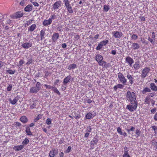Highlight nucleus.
<instances>
[{
    "label": "nucleus",
    "instance_id": "1",
    "mask_svg": "<svg viewBox=\"0 0 157 157\" xmlns=\"http://www.w3.org/2000/svg\"><path fill=\"white\" fill-rule=\"evenodd\" d=\"M127 100L130 102V104L127 105V109L130 112H133L136 110L138 106V102L136 99V95L133 92H132L128 90L126 94Z\"/></svg>",
    "mask_w": 157,
    "mask_h": 157
},
{
    "label": "nucleus",
    "instance_id": "2",
    "mask_svg": "<svg viewBox=\"0 0 157 157\" xmlns=\"http://www.w3.org/2000/svg\"><path fill=\"white\" fill-rule=\"evenodd\" d=\"M117 74L119 79L118 81L119 82L122 84L123 85H126L127 79L122 73L119 72Z\"/></svg>",
    "mask_w": 157,
    "mask_h": 157
},
{
    "label": "nucleus",
    "instance_id": "3",
    "mask_svg": "<svg viewBox=\"0 0 157 157\" xmlns=\"http://www.w3.org/2000/svg\"><path fill=\"white\" fill-rule=\"evenodd\" d=\"M65 6L68 12L71 13L73 12V10L71 6L70 5V3L68 0H63Z\"/></svg>",
    "mask_w": 157,
    "mask_h": 157
},
{
    "label": "nucleus",
    "instance_id": "4",
    "mask_svg": "<svg viewBox=\"0 0 157 157\" xmlns=\"http://www.w3.org/2000/svg\"><path fill=\"white\" fill-rule=\"evenodd\" d=\"M150 71L149 68L146 67L143 69L141 71V77L143 78H145L147 75Z\"/></svg>",
    "mask_w": 157,
    "mask_h": 157
},
{
    "label": "nucleus",
    "instance_id": "5",
    "mask_svg": "<svg viewBox=\"0 0 157 157\" xmlns=\"http://www.w3.org/2000/svg\"><path fill=\"white\" fill-rule=\"evenodd\" d=\"M62 1L59 0L56 1L53 5V8L54 10L58 9L62 6Z\"/></svg>",
    "mask_w": 157,
    "mask_h": 157
},
{
    "label": "nucleus",
    "instance_id": "6",
    "mask_svg": "<svg viewBox=\"0 0 157 157\" xmlns=\"http://www.w3.org/2000/svg\"><path fill=\"white\" fill-rule=\"evenodd\" d=\"M113 36L115 38H120L123 35V34L121 31H114L113 32Z\"/></svg>",
    "mask_w": 157,
    "mask_h": 157
},
{
    "label": "nucleus",
    "instance_id": "7",
    "mask_svg": "<svg viewBox=\"0 0 157 157\" xmlns=\"http://www.w3.org/2000/svg\"><path fill=\"white\" fill-rule=\"evenodd\" d=\"M126 62L128 63L130 67L132 66V64L134 62L133 59L129 56H127L125 59Z\"/></svg>",
    "mask_w": 157,
    "mask_h": 157
},
{
    "label": "nucleus",
    "instance_id": "8",
    "mask_svg": "<svg viewBox=\"0 0 157 157\" xmlns=\"http://www.w3.org/2000/svg\"><path fill=\"white\" fill-rule=\"evenodd\" d=\"M127 78L129 81V82L130 84L131 85L134 83V79L133 77V75H131L128 72L126 76Z\"/></svg>",
    "mask_w": 157,
    "mask_h": 157
},
{
    "label": "nucleus",
    "instance_id": "9",
    "mask_svg": "<svg viewBox=\"0 0 157 157\" xmlns=\"http://www.w3.org/2000/svg\"><path fill=\"white\" fill-rule=\"evenodd\" d=\"M155 33L154 32H152L151 38L150 37H149L148 40L152 44H154L155 43Z\"/></svg>",
    "mask_w": 157,
    "mask_h": 157
},
{
    "label": "nucleus",
    "instance_id": "10",
    "mask_svg": "<svg viewBox=\"0 0 157 157\" xmlns=\"http://www.w3.org/2000/svg\"><path fill=\"white\" fill-rule=\"evenodd\" d=\"M98 140L97 138L94 137L90 142V147L93 148L94 145H96L98 142Z\"/></svg>",
    "mask_w": 157,
    "mask_h": 157
},
{
    "label": "nucleus",
    "instance_id": "11",
    "mask_svg": "<svg viewBox=\"0 0 157 157\" xmlns=\"http://www.w3.org/2000/svg\"><path fill=\"white\" fill-rule=\"evenodd\" d=\"M32 44L31 42H25L23 43L22 45V47L25 49H28L32 47Z\"/></svg>",
    "mask_w": 157,
    "mask_h": 157
},
{
    "label": "nucleus",
    "instance_id": "12",
    "mask_svg": "<svg viewBox=\"0 0 157 157\" xmlns=\"http://www.w3.org/2000/svg\"><path fill=\"white\" fill-rule=\"evenodd\" d=\"M59 35L58 33H54L52 36V40L54 42H56L59 38Z\"/></svg>",
    "mask_w": 157,
    "mask_h": 157
},
{
    "label": "nucleus",
    "instance_id": "13",
    "mask_svg": "<svg viewBox=\"0 0 157 157\" xmlns=\"http://www.w3.org/2000/svg\"><path fill=\"white\" fill-rule=\"evenodd\" d=\"M58 152L57 150H55V149L53 148L49 153V156L50 157H54L56 155L58 154Z\"/></svg>",
    "mask_w": 157,
    "mask_h": 157
},
{
    "label": "nucleus",
    "instance_id": "14",
    "mask_svg": "<svg viewBox=\"0 0 157 157\" xmlns=\"http://www.w3.org/2000/svg\"><path fill=\"white\" fill-rule=\"evenodd\" d=\"M33 8V6L32 5L29 4L24 8V10L25 12H29L32 10Z\"/></svg>",
    "mask_w": 157,
    "mask_h": 157
},
{
    "label": "nucleus",
    "instance_id": "15",
    "mask_svg": "<svg viewBox=\"0 0 157 157\" xmlns=\"http://www.w3.org/2000/svg\"><path fill=\"white\" fill-rule=\"evenodd\" d=\"M24 147V146L23 145H18L17 146H14L13 147V149L15 151H20L22 150Z\"/></svg>",
    "mask_w": 157,
    "mask_h": 157
},
{
    "label": "nucleus",
    "instance_id": "16",
    "mask_svg": "<svg viewBox=\"0 0 157 157\" xmlns=\"http://www.w3.org/2000/svg\"><path fill=\"white\" fill-rule=\"evenodd\" d=\"M52 22V21L49 19L48 20L45 19L43 21L42 24L44 26H47L50 25Z\"/></svg>",
    "mask_w": 157,
    "mask_h": 157
},
{
    "label": "nucleus",
    "instance_id": "17",
    "mask_svg": "<svg viewBox=\"0 0 157 157\" xmlns=\"http://www.w3.org/2000/svg\"><path fill=\"white\" fill-rule=\"evenodd\" d=\"M71 78V76L70 75L67 76L63 79V83L64 84H66L70 82Z\"/></svg>",
    "mask_w": 157,
    "mask_h": 157
},
{
    "label": "nucleus",
    "instance_id": "18",
    "mask_svg": "<svg viewBox=\"0 0 157 157\" xmlns=\"http://www.w3.org/2000/svg\"><path fill=\"white\" fill-rule=\"evenodd\" d=\"M132 49L134 50L138 49L140 48V45L137 43H132L131 47Z\"/></svg>",
    "mask_w": 157,
    "mask_h": 157
},
{
    "label": "nucleus",
    "instance_id": "19",
    "mask_svg": "<svg viewBox=\"0 0 157 157\" xmlns=\"http://www.w3.org/2000/svg\"><path fill=\"white\" fill-rule=\"evenodd\" d=\"M94 116L92 113L90 112L88 113L85 116V119H90L93 118Z\"/></svg>",
    "mask_w": 157,
    "mask_h": 157
},
{
    "label": "nucleus",
    "instance_id": "20",
    "mask_svg": "<svg viewBox=\"0 0 157 157\" xmlns=\"http://www.w3.org/2000/svg\"><path fill=\"white\" fill-rule=\"evenodd\" d=\"M103 59V56L100 54H97L95 56V60L98 62H100Z\"/></svg>",
    "mask_w": 157,
    "mask_h": 157
},
{
    "label": "nucleus",
    "instance_id": "21",
    "mask_svg": "<svg viewBox=\"0 0 157 157\" xmlns=\"http://www.w3.org/2000/svg\"><path fill=\"white\" fill-rule=\"evenodd\" d=\"M24 15V13L22 12H21V11H18L16 12L15 15V18H19L23 16Z\"/></svg>",
    "mask_w": 157,
    "mask_h": 157
},
{
    "label": "nucleus",
    "instance_id": "22",
    "mask_svg": "<svg viewBox=\"0 0 157 157\" xmlns=\"http://www.w3.org/2000/svg\"><path fill=\"white\" fill-rule=\"evenodd\" d=\"M98 64L99 66H101L103 67L106 68L108 67V65L107 64V62L106 61H103V60L101 61L100 62H98Z\"/></svg>",
    "mask_w": 157,
    "mask_h": 157
},
{
    "label": "nucleus",
    "instance_id": "23",
    "mask_svg": "<svg viewBox=\"0 0 157 157\" xmlns=\"http://www.w3.org/2000/svg\"><path fill=\"white\" fill-rule=\"evenodd\" d=\"M124 85L122 84H118L113 87V89L114 91H116L118 88L122 89L124 87Z\"/></svg>",
    "mask_w": 157,
    "mask_h": 157
},
{
    "label": "nucleus",
    "instance_id": "24",
    "mask_svg": "<svg viewBox=\"0 0 157 157\" xmlns=\"http://www.w3.org/2000/svg\"><path fill=\"white\" fill-rule=\"evenodd\" d=\"M20 120L23 123H25L27 122L28 119L26 117L23 116L21 117Z\"/></svg>",
    "mask_w": 157,
    "mask_h": 157
},
{
    "label": "nucleus",
    "instance_id": "25",
    "mask_svg": "<svg viewBox=\"0 0 157 157\" xmlns=\"http://www.w3.org/2000/svg\"><path fill=\"white\" fill-rule=\"evenodd\" d=\"M36 28V25L35 24H33L30 25L28 29V31L29 32H33Z\"/></svg>",
    "mask_w": 157,
    "mask_h": 157
},
{
    "label": "nucleus",
    "instance_id": "26",
    "mask_svg": "<svg viewBox=\"0 0 157 157\" xmlns=\"http://www.w3.org/2000/svg\"><path fill=\"white\" fill-rule=\"evenodd\" d=\"M151 99L148 96H147L144 99V103L146 104L149 105Z\"/></svg>",
    "mask_w": 157,
    "mask_h": 157
},
{
    "label": "nucleus",
    "instance_id": "27",
    "mask_svg": "<svg viewBox=\"0 0 157 157\" xmlns=\"http://www.w3.org/2000/svg\"><path fill=\"white\" fill-rule=\"evenodd\" d=\"M150 88L153 91H157V86L155 85V84L153 83H151L150 84Z\"/></svg>",
    "mask_w": 157,
    "mask_h": 157
},
{
    "label": "nucleus",
    "instance_id": "28",
    "mask_svg": "<svg viewBox=\"0 0 157 157\" xmlns=\"http://www.w3.org/2000/svg\"><path fill=\"white\" fill-rule=\"evenodd\" d=\"M39 90L35 87L31 88L29 90V92L31 93H36Z\"/></svg>",
    "mask_w": 157,
    "mask_h": 157
},
{
    "label": "nucleus",
    "instance_id": "29",
    "mask_svg": "<svg viewBox=\"0 0 157 157\" xmlns=\"http://www.w3.org/2000/svg\"><path fill=\"white\" fill-rule=\"evenodd\" d=\"M25 132L27 133V135L28 136H32L33 134L30 131V129L29 127H27L26 128L25 130Z\"/></svg>",
    "mask_w": 157,
    "mask_h": 157
},
{
    "label": "nucleus",
    "instance_id": "30",
    "mask_svg": "<svg viewBox=\"0 0 157 157\" xmlns=\"http://www.w3.org/2000/svg\"><path fill=\"white\" fill-rule=\"evenodd\" d=\"M45 31L43 29L41 30L40 31V36L41 40H42L45 38L44 37L45 35Z\"/></svg>",
    "mask_w": 157,
    "mask_h": 157
},
{
    "label": "nucleus",
    "instance_id": "31",
    "mask_svg": "<svg viewBox=\"0 0 157 157\" xmlns=\"http://www.w3.org/2000/svg\"><path fill=\"white\" fill-rule=\"evenodd\" d=\"M33 21V19H31L28 20L24 24L25 26H27L32 23V21Z\"/></svg>",
    "mask_w": 157,
    "mask_h": 157
},
{
    "label": "nucleus",
    "instance_id": "32",
    "mask_svg": "<svg viewBox=\"0 0 157 157\" xmlns=\"http://www.w3.org/2000/svg\"><path fill=\"white\" fill-rule=\"evenodd\" d=\"M18 98L17 97H15L13 100H12L11 99H10V101L11 104L13 105L15 104L17 101H18Z\"/></svg>",
    "mask_w": 157,
    "mask_h": 157
},
{
    "label": "nucleus",
    "instance_id": "33",
    "mask_svg": "<svg viewBox=\"0 0 157 157\" xmlns=\"http://www.w3.org/2000/svg\"><path fill=\"white\" fill-rule=\"evenodd\" d=\"M151 91V89L147 87H145L142 91V93L144 94L146 92H150Z\"/></svg>",
    "mask_w": 157,
    "mask_h": 157
},
{
    "label": "nucleus",
    "instance_id": "34",
    "mask_svg": "<svg viewBox=\"0 0 157 157\" xmlns=\"http://www.w3.org/2000/svg\"><path fill=\"white\" fill-rule=\"evenodd\" d=\"M29 142V140L28 138L26 137L22 142V145H26Z\"/></svg>",
    "mask_w": 157,
    "mask_h": 157
},
{
    "label": "nucleus",
    "instance_id": "35",
    "mask_svg": "<svg viewBox=\"0 0 157 157\" xmlns=\"http://www.w3.org/2000/svg\"><path fill=\"white\" fill-rule=\"evenodd\" d=\"M77 67V65L76 64L73 63L69 66L68 69L71 70V69H74Z\"/></svg>",
    "mask_w": 157,
    "mask_h": 157
},
{
    "label": "nucleus",
    "instance_id": "36",
    "mask_svg": "<svg viewBox=\"0 0 157 157\" xmlns=\"http://www.w3.org/2000/svg\"><path fill=\"white\" fill-rule=\"evenodd\" d=\"M133 67L136 70H138L140 68V66L139 63L136 62L133 65Z\"/></svg>",
    "mask_w": 157,
    "mask_h": 157
},
{
    "label": "nucleus",
    "instance_id": "37",
    "mask_svg": "<svg viewBox=\"0 0 157 157\" xmlns=\"http://www.w3.org/2000/svg\"><path fill=\"white\" fill-rule=\"evenodd\" d=\"M41 85L39 82H37L36 84L35 87L39 91L40 89Z\"/></svg>",
    "mask_w": 157,
    "mask_h": 157
},
{
    "label": "nucleus",
    "instance_id": "38",
    "mask_svg": "<svg viewBox=\"0 0 157 157\" xmlns=\"http://www.w3.org/2000/svg\"><path fill=\"white\" fill-rule=\"evenodd\" d=\"M52 90L54 93L57 94L58 95H60V93L59 92L58 89L54 86L52 89Z\"/></svg>",
    "mask_w": 157,
    "mask_h": 157
},
{
    "label": "nucleus",
    "instance_id": "39",
    "mask_svg": "<svg viewBox=\"0 0 157 157\" xmlns=\"http://www.w3.org/2000/svg\"><path fill=\"white\" fill-rule=\"evenodd\" d=\"M141 132L139 129H136L135 131V134H136V137H138L141 134Z\"/></svg>",
    "mask_w": 157,
    "mask_h": 157
},
{
    "label": "nucleus",
    "instance_id": "40",
    "mask_svg": "<svg viewBox=\"0 0 157 157\" xmlns=\"http://www.w3.org/2000/svg\"><path fill=\"white\" fill-rule=\"evenodd\" d=\"M109 5H105L103 6V10L105 12H107L109 9Z\"/></svg>",
    "mask_w": 157,
    "mask_h": 157
},
{
    "label": "nucleus",
    "instance_id": "41",
    "mask_svg": "<svg viewBox=\"0 0 157 157\" xmlns=\"http://www.w3.org/2000/svg\"><path fill=\"white\" fill-rule=\"evenodd\" d=\"M15 72V70L13 71L11 69H9L6 71V73L10 75L14 74Z\"/></svg>",
    "mask_w": 157,
    "mask_h": 157
},
{
    "label": "nucleus",
    "instance_id": "42",
    "mask_svg": "<svg viewBox=\"0 0 157 157\" xmlns=\"http://www.w3.org/2000/svg\"><path fill=\"white\" fill-rule=\"evenodd\" d=\"M42 117V115L40 114H38L37 116L35 118L34 121L35 122H36L38 120L41 119Z\"/></svg>",
    "mask_w": 157,
    "mask_h": 157
},
{
    "label": "nucleus",
    "instance_id": "43",
    "mask_svg": "<svg viewBox=\"0 0 157 157\" xmlns=\"http://www.w3.org/2000/svg\"><path fill=\"white\" fill-rule=\"evenodd\" d=\"M108 42L109 40H106L101 41L100 43L102 44V45L103 46L104 45H105L108 43Z\"/></svg>",
    "mask_w": 157,
    "mask_h": 157
},
{
    "label": "nucleus",
    "instance_id": "44",
    "mask_svg": "<svg viewBox=\"0 0 157 157\" xmlns=\"http://www.w3.org/2000/svg\"><path fill=\"white\" fill-rule=\"evenodd\" d=\"M151 128L154 130V133L156 134H157V126L155 125L152 126Z\"/></svg>",
    "mask_w": 157,
    "mask_h": 157
},
{
    "label": "nucleus",
    "instance_id": "45",
    "mask_svg": "<svg viewBox=\"0 0 157 157\" xmlns=\"http://www.w3.org/2000/svg\"><path fill=\"white\" fill-rule=\"evenodd\" d=\"M135 128L133 126H131L130 128V129H126L128 132L129 133L130 131H134L135 130Z\"/></svg>",
    "mask_w": 157,
    "mask_h": 157
},
{
    "label": "nucleus",
    "instance_id": "46",
    "mask_svg": "<svg viewBox=\"0 0 157 157\" xmlns=\"http://www.w3.org/2000/svg\"><path fill=\"white\" fill-rule=\"evenodd\" d=\"M117 131L118 133L120 135H123V133L121 131V129L120 127H118L117 128Z\"/></svg>",
    "mask_w": 157,
    "mask_h": 157
},
{
    "label": "nucleus",
    "instance_id": "47",
    "mask_svg": "<svg viewBox=\"0 0 157 157\" xmlns=\"http://www.w3.org/2000/svg\"><path fill=\"white\" fill-rule=\"evenodd\" d=\"M131 38L132 39L136 40L138 38L137 35L135 34H133L131 36Z\"/></svg>",
    "mask_w": 157,
    "mask_h": 157
},
{
    "label": "nucleus",
    "instance_id": "48",
    "mask_svg": "<svg viewBox=\"0 0 157 157\" xmlns=\"http://www.w3.org/2000/svg\"><path fill=\"white\" fill-rule=\"evenodd\" d=\"M52 119L51 118H47L46 120V123L48 125L51 124L52 123Z\"/></svg>",
    "mask_w": 157,
    "mask_h": 157
},
{
    "label": "nucleus",
    "instance_id": "49",
    "mask_svg": "<svg viewBox=\"0 0 157 157\" xmlns=\"http://www.w3.org/2000/svg\"><path fill=\"white\" fill-rule=\"evenodd\" d=\"M44 87H45L46 88L48 89H51L52 90L53 88H54V86H51V85H48L47 84H44Z\"/></svg>",
    "mask_w": 157,
    "mask_h": 157
},
{
    "label": "nucleus",
    "instance_id": "50",
    "mask_svg": "<svg viewBox=\"0 0 157 157\" xmlns=\"http://www.w3.org/2000/svg\"><path fill=\"white\" fill-rule=\"evenodd\" d=\"M36 103L35 101H33V103L31 104L30 105V108L31 109H33L36 106Z\"/></svg>",
    "mask_w": 157,
    "mask_h": 157
},
{
    "label": "nucleus",
    "instance_id": "51",
    "mask_svg": "<svg viewBox=\"0 0 157 157\" xmlns=\"http://www.w3.org/2000/svg\"><path fill=\"white\" fill-rule=\"evenodd\" d=\"M102 47L103 46L102 45V44L99 43L98 44V46L96 48V49L97 50H100L102 48Z\"/></svg>",
    "mask_w": 157,
    "mask_h": 157
},
{
    "label": "nucleus",
    "instance_id": "52",
    "mask_svg": "<svg viewBox=\"0 0 157 157\" xmlns=\"http://www.w3.org/2000/svg\"><path fill=\"white\" fill-rule=\"evenodd\" d=\"M52 73L51 72H49L48 71H46L45 72V77H47L48 76L50 75H51Z\"/></svg>",
    "mask_w": 157,
    "mask_h": 157
},
{
    "label": "nucleus",
    "instance_id": "53",
    "mask_svg": "<svg viewBox=\"0 0 157 157\" xmlns=\"http://www.w3.org/2000/svg\"><path fill=\"white\" fill-rule=\"evenodd\" d=\"M151 143L153 145L156 146L157 145V141L156 140L154 139L151 141Z\"/></svg>",
    "mask_w": 157,
    "mask_h": 157
},
{
    "label": "nucleus",
    "instance_id": "54",
    "mask_svg": "<svg viewBox=\"0 0 157 157\" xmlns=\"http://www.w3.org/2000/svg\"><path fill=\"white\" fill-rule=\"evenodd\" d=\"M25 63V61L23 59H21L20 60L19 62V66H21L22 65L24 64Z\"/></svg>",
    "mask_w": 157,
    "mask_h": 157
},
{
    "label": "nucleus",
    "instance_id": "55",
    "mask_svg": "<svg viewBox=\"0 0 157 157\" xmlns=\"http://www.w3.org/2000/svg\"><path fill=\"white\" fill-rule=\"evenodd\" d=\"M33 62V59L32 58L29 59L27 62L26 63V65H28L31 64Z\"/></svg>",
    "mask_w": 157,
    "mask_h": 157
},
{
    "label": "nucleus",
    "instance_id": "56",
    "mask_svg": "<svg viewBox=\"0 0 157 157\" xmlns=\"http://www.w3.org/2000/svg\"><path fill=\"white\" fill-rule=\"evenodd\" d=\"M14 125L16 127H19L21 125V124L20 122H16L14 123Z\"/></svg>",
    "mask_w": 157,
    "mask_h": 157
},
{
    "label": "nucleus",
    "instance_id": "57",
    "mask_svg": "<svg viewBox=\"0 0 157 157\" xmlns=\"http://www.w3.org/2000/svg\"><path fill=\"white\" fill-rule=\"evenodd\" d=\"M12 86L11 85H10L9 86L7 87V90L8 91H10L12 89Z\"/></svg>",
    "mask_w": 157,
    "mask_h": 157
},
{
    "label": "nucleus",
    "instance_id": "58",
    "mask_svg": "<svg viewBox=\"0 0 157 157\" xmlns=\"http://www.w3.org/2000/svg\"><path fill=\"white\" fill-rule=\"evenodd\" d=\"M56 15L54 14L51 15V17L49 19H50L51 21H52V20L53 19H55Z\"/></svg>",
    "mask_w": 157,
    "mask_h": 157
},
{
    "label": "nucleus",
    "instance_id": "59",
    "mask_svg": "<svg viewBox=\"0 0 157 157\" xmlns=\"http://www.w3.org/2000/svg\"><path fill=\"white\" fill-rule=\"evenodd\" d=\"M71 147L70 146H69L68 147L67 149L66 150V153H69V152L71 149Z\"/></svg>",
    "mask_w": 157,
    "mask_h": 157
},
{
    "label": "nucleus",
    "instance_id": "60",
    "mask_svg": "<svg viewBox=\"0 0 157 157\" xmlns=\"http://www.w3.org/2000/svg\"><path fill=\"white\" fill-rule=\"evenodd\" d=\"M124 153H128V149L126 146L124 147Z\"/></svg>",
    "mask_w": 157,
    "mask_h": 157
},
{
    "label": "nucleus",
    "instance_id": "61",
    "mask_svg": "<svg viewBox=\"0 0 157 157\" xmlns=\"http://www.w3.org/2000/svg\"><path fill=\"white\" fill-rule=\"evenodd\" d=\"M123 157H131L128 153H124L122 155Z\"/></svg>",
    "mask_w": 157,
    "mask_h": 157
},
{
    "label": "nucleus",
    "instance_id": "62",
    "mask_svg": "<svg viewBox=\"0 0 157 157\" xmlns=\"http://www.w3.org/2000/svg\"><path fill=\"white\" fill-rule=\"evenodd\" d=\"M139 18L141 20V21H145V17L144 16H140L139 17Z\"/></svg>",
    "mask_w": 157,
    "mask_h": 157
},
{
    "label": "nucleus",
    "instance_id": "63",
    "mask_svg": "<svg viewBox=\"0 0 157 157\" xmlns=\"http://www.w3.org/2000/svg\"><path fill=\"white\" fill-rule=\"evenodd\" d=\"M25 3V1L24 0L21 1L20 2V4L22 6H24Z\"/></svg>",
    "mask_w": 157,
    "mask_h": 157
},
{
    "label": "nucleus",
    "instance_id": "64",
    "mask_svg": "<svg viewBox=\"0 0 157 157\" xmlns=\"http://www.w3.org/2000/svg\"><path fill=\"white\" fill-rule=\"evenodd\" d=\"M154 119L155 121H157V112L155 115L154 117Z\"/></svg>",
    "mask_w": 157,
    "mask_h": 157
}]
</instances>
